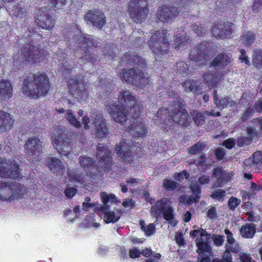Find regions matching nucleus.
I'll use <instances>...</instances> for the list:
<instances>
[{"instance_id": "393cba45", "label": "nucleus", "mask_w": 262, "mask_h": 262, "mask_svg": "<svg viewBox=\"0 0 262 262\" xmlns=\"http://www.w3.org/2000/svg\"><path fill=\"white\" fill-rule=\"evenodd\" d=\"M46 161L48 167L53 173L61 174L63 172L64 167L58 159L55 157H48Z\"/></svg>"}, {"instance_id": "f704fd0d", "label": "nucleus", "mask_w": 262, "mask_h": 262, "mask_svg": "<svg viewBox=\"0 0 262 262\" xmlns=\"http://www.w3.org/2000/svg\"><path fill=\"white\" fill-rule=\"evenodd\" d=\"M69 177L71 181L82 183L83 181V174L77 169L70 170L68 172Z\"/></svg>"}, {"instance_id": "9b49d317", "label": "nucleus", "mask_w": 262, "mask_h": 262, "mask_svg": "<svg viewBox=\"0 0 262 262\" xmlns=\"http://www.w3.org/2000/svg\"><path fill=\"white\" fill-rule=\"evenodd\" d=\"M134 5L130 9V16L132 20L141 23L145 20L148 14L147 2L145 0H134Z\"/></svg>"}, {"instance_id": "0e129e2a", "label": "nucleus", "mask_w": 262, "mask_h": 262, "mask_svg": "<svg viewBox=\"0 0 262 262\" xmlns=\"http://www.w3.org/2000/svg\"><path fill=\"white\" fill-rule=\"evenodd\" d=\"M241 55L239 57V59L242 62H244L246 64L249 65L250 64V61L248 59L247 56L246 55V51L244 49H241L240 50Z\"/></svg>"}, {"instance_id": "7ed1b4c3", "label": "nucleus", "mask_w": 262, "mask_h": 262, "mask_svg": "<svg viewBox=\"0 0 262 262\" xmlns=\"http://www.w3.org/2000/svg\"><path fill=\"white\" fill-rule=\"evenodd\" d=\"M50 88L49 78L45 74L34 75L28 77L23 82V92L32 98L43 96Z\"/></svg>"}, {"instance_id": "6e6d98bb", "label": "nucleus", "mask_w": 262, "mask_h": 262, "mask_svg": "<svg viewBox=\"0 0 262 262\" xmlns=\"http://www.w3.org/2000/svg\"><path fill=\"white\" fill-rule=\"evenodd\" d=\"M141 251L137 248L134 247L129 251V256L131 258H136L140 257Z\"/></svg>"}, {"instance_id": "37998d69", "label": "nucleus", "mask_w": 262, "mask_h": 262, "mask_svg": "<svg viewBox=\"0 0 262 262\" xmlns=\"http://www.w3.org/2000/svg\"><path fill=\"white\" fill-rule=\"evenodd\" d=\"M203 78L206 82L210 86H213L216 83V78L212 73H205L204 74Z\"/></svg>"}, {"instance_id": "0eeeda50", "label": "nucleus", "mask_w": 262, "mask_h": 262, "mask_svg": "<svg viewBox=\"0 0 262 262\" xmlns=\"http://www.w3.org/2000/svg\"><path fill=\"white\" fill-rule=\"evenodd\" d=\"M190 1L189 0H181L177 4V7H159L157 11V17L163 23H168L175 17L188 9Z\"/></svg>"}, {"instance_id": "aec40b11", "label": "nucleus", "mask_w": 262, "mask_h": 262, "mask_svg": "<svg viewBox=\"0 0 262 262\" xmlns=\"http://www.w3.org/2000/svg\"><path fill=\"white\" fill-rule=\"evenodd\" d=\"M26 154L32 158L35 157L42 150V142L37 138L31 137L27 140L24 145Z\"/></svg>"}, {"instance_id": "58836bf2", "label": "nucleus", "mask_w": 262, "mask_h": 262, "mask_svg": "<svg viewBox=\"0 0 262 262\" xmlns=\"http://www.w3.org/2000/svg\"><path fill=\"white\" fill-rule=\"evenodd\" d=\"M252 62L257 68H262V51L256 50L252 56Z\"/></svg>"}, {"instance_id": "8fccbe9b", "label": "nucleus", "mask_w": 262, "mask_h": 262, "mask_svg": "<svg viewBox=\"0 0 262 262\" xmlns=\"http://www.w3.org/2000/svg\"><path fill=\"white\" fill-rule=\"evenodd\" d=\"M13 14L19 18H23L26 15V10L19 5L16 6L13 9Z\"/></svg>"}, {"instance_id": "680f3d73", "label": "nucleus", "mask_w": 262, "mask_h": 262, "mask_svg": "<svg viewBox=\"0 0 262 262\" xmlns=\"http://www.w3.org/2000/svg\"><path fill=\"white\" fill-rule=\"evenodd\" d=\"M189 176V174L185 171H182L179 173H175L174 175V178L175 180L180 181L183 179L184 177L188 179Z\"/></svg>"}, {"instance_id": "473e14b6", "label": "nucleus", "mask_w": 262, "mask_h": 262, "mask_svg": "<svg viewBox=\"0 0 262 262\" xmlns=\"http://www.w3.org/2000/svg\"><path fill=\"white\" fill-rule=\"evenodd\" d=\"M64 118L69 123L73 126L76 128H80L81 126L80 122L75 117L72 111L70 110H66L65 111Z\"/></svg>"}, {"instance_id": "bf43d9fd", "label": "nucleus", "mask_w": 262, "mask_h": 262, "mask_svg": "<svg viewBox=\"0 0 262 262\" xmlns=\"http://www.w3.org/2000/svg\"><path fill=\"white\" fill-rule=\"evenodd\" d=\"M176 240L177 243H178V244L180 246H184L186 245V243L183 237V233H181L180 232L177 233L176 236Z\"/></svg>"}, {"instance_id": "f257e3e1", "label": "nucleus", "mask_w": 262, "mask_h": 262, "mask_svg": "<svg viewBox=\"0 0 262 262\" xmlns=\"http://www.w3.org/2000/svg\"><path fill=\"white\" fill-rule=\"evenodd\" d=\"M118 99L121 104L109 103L106 106V111L116 122L124 124L128 119L129 109L134 118L140 115V108L135 97L129 91L120 92Z\"/></svg>"}, {"instance_id": "338daca9", "label": "nucleus", "mask_w": 262, "mask_h": 262, "mask_svg": "<svg viewBox=\"0 0 262 262\" xmlns=\"http://www.w3.org/2000/svg\"><path fill=\"white\" fill-rule=\"evenodd\" d=\"M235 144V140L233 138H229L225 140L223 144L226 148L231 149L234 146Z\"/></svg>"}, {"instance_id": "49530a36", "label": "nucleus", "mask_w": 262, "mask_h": 262, "mask_svg": "<svg viewBox=\"0 0 262 262\" xmlns=\"http://www.w3.org/2000/svg\"><path fill=\"white\" fill-rule=\"evenodd\" d=\"M177 185L178 183L172 180L165 179L163 181V186L167 190H174Z\"/></svg>"}, {"instance_id": "c756f323", "label": "nucleus", "mask_w": 262, "mask_h": 262, "mask_svg": "<svg viewBox=\"0 0 262 262\" xmlns=\"http://www.w3.org/2000/svg\"><path fill=\"white\" fill-rule=\"evenodd\" d=\"M162 212L163 213L165 220H166V222L164 223V224L161 226V227L164 228H166L167 226L168 228L174 227L177 222L173 219L171 208L167 206Z\"/></svg>"}, {"instance_id": "5701e85b", "label": "nucleus", "mask_w": 262, "mask_h": 262, "mask_svg": "<svg viewBox=\"0 0 262 262\" xmlns=\"http://www.w3.org/2000/svg\"><path fill=\"white\" fill-rule=\"evenodd\" d=\"M212 177L217 180L213 185L214 187L222 186L224 183L231 181L230 174L220 167L213 169Z\"/></svg>"}, {"instance_id": "cd10ccee", "label": "nucleus", "mask_w": 262, "mask_h": 262, "mask_svg": "<svg viewBox=\"0 0 262 262\" xmlns=\"http://www.w3.org/2000/svg\"><path fill=\"white\" fill-rule=\"evenodd\" d=\"M213 96L214 102L217 107H221V109L227 107H233L235 105V102L228 97H224L220 99L217 94L216 90L213 91Z\"/></svg>"}, {"instance_id": "e433bc0d", "label": "nucleus", "mask_w": 262, "mask_h": 262, "mask_svg": "<svg viewBox=\"0 0 262 262\" xmlns=\"http://www.w3.org/2000/svg\"><path fill=\"white\" fill-rule=\"evenodd\" d=\"M183 86L186 91L195 93L198 90L199 84L194 80H188L183 83Z\"/></svg>"}, {"instance_id": "79ce46f5", "label": "nucleus", "mask_w": 262, "mask_h": 262, "mask_svg": "<svg viewBox=\"0 0 262 262\" xmlns=\"http://www.w3.org/2000/svg\"><path fill=\"white\" fill-rule=\"evenodd\" d=\"M226 195V192L222 189H217L212 192L210 196L219 201L224 200V198Z\"/></svg>"}, {"instance_id": "6e6552de", "label": "nucleus", "mask_w": 262, "mask_h": 262, "mask_svg": "<svg viewBox=\"0 0 262 262\" xmlns=\"http://www.w3.org/2000/svg\"><path fill=\"white\" fill-rule=\"evenodd\" d=\"M101 201L103 202V205H97L96 208L104 214V221L106 223H115L119 220L120 216L116 215L113 211H110L109 203H112L116 201V196L113 194H108L105 192H102L100 193Z\"/></svg>"}, {"instance_id": "4c0bfd02", "label": "nucleus", "mask_w": 262, "mask_h": 262, "mask_svg": "<svg viewBox=\"0 0 262 262\" xmlns=\"http://www.w3.org/2000/svg\"><path fill=\"white\" fill-rule=\"evenodd\" d=\"M223 38L230 37L232 33L234 31L236 26L232 23L223 24Z\"/></svg>"}, {"instance_id": "5fc2aeb1", "label": "nucleus", "mask_w": 262, "mask_h": 262, "mask_svg": "<svg viewBox=\"0 0 262 262\" xmlns=\"http://www.w3.org/2000/svg\"><path fill=\"white\" fill-rule=\"evenodd\" d=\"M204 147V145L201 143H197L189 148V152L192 154H195L202 151Z\"/></svg>"}, {"instance_id": "7c9ffc66", "label": "nucleus", "mask_w": 262, "mask_h": 262, "mask_svg": "<svg viewBox=\"0 0 262 262\" xmlns=\"http://www.w3.org/2000/svg\"><path fill=\"white\" fill-rule=\"evenodd\" d=\"M129 133L134 137H141L146 133L145 125L142 122L133 123L129 126Z\"/></svg>"}, {"instance_id": "2f4dec72", "label": "nucleus", "mask_w": 262, "mask_h": 262, "mask_svg": "<svg viewBox=\"0 0 262 262\" xmlns=\"http://www.w3.org/2000/svg\"><path fill=\"white\" fill-rule=\"evenodd\" d=\"M262 163V152L257 151L255 152L253 155V159L248 158L244 161L245 165L249 167L254 166L255 164H258Z\"/></svg>"}, {"instance_id": "c03bdc74", "label": "nucleus", "mask_w": 262, "mask_h": 262, "mask_svg": "<svg viewBox=\"0 0 262 262\" xmlns=\"http://www.w3.org/2000/svg\"><path fill=\"white\" fill-rule=\"evenodd\" d=\"M192 30L196 33L198 36H202L205 34L207 29L204 25H194L192 26Z\"/></svg>"}, {"instance_id": "a878e982", "label": "nucleus", "mask_w": 262, "mask_h": 262, "mask_svg": "<svg viewBox=\"0 0 262 262\" xmlns=\"http://www.w3.org/2000/svg\"><path fill=\"white\" fill-rule=\"evenodd\" d=\"M116 150L117 151L119 157L125 162L129 163L133 161V157L129 149V146L126 143L121 142L120 146H118V148H116Z\"/></svg>"}, {"instance_id": "bb28decb", "label": "nucleus", "mask_w": 262, "mask_h": 262, "mask_svg": "<svg viewBox=\"0 0 262 262\" xmlns=\"http://www.w3.org/2000/svg\"><path fill=\"white\" fill-rule=\"evenodd\" d=\"M13 124L12 116L7 112L0 111V132L9 130Z\"/></svg>"}, {"instance_id": "423d86ee", "label": "nucleus", "mask_w": 262, "mask_h": 262, "mask_svg": "<svg viewBox=\"0 0 262 262\" xmlns=\"http://www.w3.org/2000/svg\"><path fill=\"white\" fill-rule=\"evenodd\" d=\"M52 144L61 155L68 157L72 152L73 143L65 129L56 128L53 130Z\"/></svg>"}, {"instance_id": "774afa93", "label": "nucleus", "mask_w": 262, "mask_h": 262, "mask_svg": "<svg viewBox=\"0 0 262 262\" xmlns=\"http://www.w3.org/2000/svg\"><path fill=\"white\" fill-rule=\"evenodd\" d=\"M240 259L242 262H253L250 255L244 252L240 254Z\"/></svg>"}, {"instance_id": "a18cd8bd", "label": "nucleus", "mask_w": 262, "mask_h": 262, "mask_svg": "<svg viewBox=\"0 0 262 262\" xmlns=\"http://www.w3.org/2000/svg\"><path fill=\"white\" fill-rule=\"evenodd\" d=\"M174 40L175 43L173 45L174 46V47L184 46L185 44L186 36L183 35L178 34L174 37Z\"/></svg>"}, {"instance_id": "f03ea898", "label": "nucleus", "mask_w": 262, "mask_h": 262, "mask_svg": "<svg viewBox=\"0 0 262 262\" xmlns=\"http://www.w3.org/2000/svg\"><path fill=\"white\" fill-rule=\"evenodd\" d=\"M123 59L127 64L137 67L123 70L120 73L122 80L142 89L146 86L149 80L143 72L146 65L145 60L134 52L126 53Z\"/></svg>"}, {"instance_id": "603ef678", "label": "nucleus", "mask_w": 262, "mask_h": 262, "mask_svg": "<svg viewBox=\"0 0 262 262\" xmlns=\"http://www.w3.org/2000/svg\"><path fill=\"white\" fill-rule=\"evenodd\" d=\"M66 2L67 0H51V4L55 9H60L66 5Z\"/></svg>"}, {"instance_id": "69168bd1", "label": "nucleus", "mask_w": 262, "mask_h": 262, "mask_svg": "<svg viewBox=\"0 0 262 262\" xmlns=\"http://www.w3.org/2000/svg\"><path fill=\"white\" fill-rule=\"evenodd\" d=\"M212 255L206 254L203 256H199L197 262H211Z\"/></svg>"}, {"instance_id": "13d9d810", "label": "nucleus", "mask_w": 262, "mask_h": 262, "mask_svg": "<svg viewBox=\"0 0 262 262\" xmlns=\"http://www.w3.org/2000/svg\"><path fill=\"white\" fill-rule=\"evenodd\" d=\"M190 189L195 196H200L201 188L197 183H193L190 185Z\"/></svg>"}, {"instance_id": "4468645a", "label": "nucleus", "mask_w": 262, "mask_h": 262, "mask_svg": "<svg viewBox=\"0 0 262 262\" xmlns=\"http://www.w3.org/2000/svg\"><path fill=\"white\" fill-rule=\"evenodd\" d=\"M68 85L72 95L79 101L85 100L88 97V88L83 83L82 79H70Z\"/></svg>"}, {"instance_id": "a19ab883", "label": "nucleus", "mask_w": 262, "mask_h": 262, "mask_svg": "<svg viewBox=\"0 0 262 262\" xmlns=\"http://www.w3.org/2000/svg\"><path fill=\"white\" fill-rule=\"evenodd\" d=\"M212 33L215 37L223 38V25L222 24L214 25L212 28Z\"/></svg>"}, {"instance_id": "c85d7f7f", "label": "nucleus", "mask_w": 262, "mask_h": 262, "mask_svg": "<svg viewBox=\"0 0 262 262\" xmlns=\"http://www.w3.org/2000/svg\"><path fill=\"white\" fill-rule=\"evenodd\" d=\"M12 94L11 83L8 80H2L0 81V97L4 99H9Z\"/></svg>"}, {"instance_id": "864d4df0", "label": "nucleus", "mask_w": 262, "mask_h": 262, "mask_svg": "<svg viewBox=\"0 0 262 262\" xmlns=\"http://www.w3.org/2000/svg\"><path fill=\"white\" fill-rule=\"evenodd\" d=\"M241 203V200L233 196L231 197L228 202L229 207L234 210Z\"/></svg>"}, {"instance_id": "dca6fc26", "label": "nucleus", "mask_w": 262, "mask_h": 262, "mask_svg": "<svg viewBox=\"0 0 262 262\" xmlns=\"http://www.w3.org/2000/svg\"><path fill=\"white\" fill-rule=\"evenodd\" d=\"M201 232L200 237L196 238V246L197 247L196 252L199 256L204 255H212L213 252L212 247L208 241H204L203 237L207 235L206 230H192L190 233L193 236H195L199 232Z\"/></svg>"}, {"instance_id": "9d476101", "label": "nucleus", "mask_w": 262, "mask_h": 262, "mask_svg": "<svg viewBox=\"0 0 262 262\" xmlns=\"http://www.w3.org/2000/svg\"><path fill=\"white\" fill-rule=\"evenodd\" d=\"M80 40L79 47L83 51L82 55L80 57L92 62L97 61L98 57L94 53H92V50H90L91 47H96L97 46L96 40L89 35L81 36Z\"/></svg>"}, {"instance_id": "de8ad7c7", "label": "nucleus", "mask_w": 262, "mask_h": 262, "mask_svg": "<svg viewBox=\"0 0 262 262\" xmlns=\"http://www.w3.org/2000/svg\"><path fill=\"white\" fill-rule=\"evenodd\" d=\"M252 139H251L250 137L242 136L238 139L237 145L239 147L248 145L250 144V143L252 142Z\"/></svg>"}, {"instance_id": "09e8293b", "label": "nucleus", "mask_w": 262, "mask_h": 262, "mask_svg": "<svg viewBox=\"0 0 262 262\" xmlns=\"http://www.w3.org/2000/svg\"><path fill=\"white\" fill-rule=\"evenodd\" d=\"M205 115L202 113H197L193 117V120L198 125H202L205 123L206 119Z\"/></svg>"}, {"instance_id": "4d7b16f0", "label": "nucleus", "mask_w": 262, "mask_h": 262, "mask_svg": "<svg viewBox=\"0 0 262 262\" xmlns=\"http://www.w3.org/2000/svg\"><path fill=\"white\" fill-rule=\"evenodd\" d=\"M76 192L77 190L74 187H68L64 190L66 196L69 199L72 198Z\"/></svg>"}, {"instance_id": "2eb2a0df", "label": "nucleus", "mask_w": 262, "mask_h": 262, "mask_svg": "<svg viewBox=\"0 0 262 262\" xmlns=\"http://www.w3.org/2000/svg\"><path fill=\"white\" fill-rule=\"evenodd\" d=\"M212 43L204 42L199 46L193 48L190 53V58L194 61H200L201 64H204L211 58L209 51Z\"/></svg>"}, {"instance_id": "b1692460", "label": "nucleus", "mask_w": 262, "mask_h": 262, "mask_svg": "<svg viewBox=\"0 0 262 262\" xmlns=\"http://www.w3.org/2000/svg\"><path fill=\"white\" fill-rule=\"evenodd\" d=\"M231 55L228 53H221L219 54L211 63V66L215 69H222L231 63Z\"/></svg>"}, {"instance_id": "4be33fe9", "label": "nucleus", "mask_w": 262, "mask_h": 262, "mask_svg": "<svg viewBox=\"0 0 262 262\" xmlns=\"http://www.w3.org/2000/svg\"><path fill=\"white\" fill-rule=\"evenodd\" d=\"M50 9L44 7L38 10L37 16V23L39 26L45 29H50L52 28L54 21L50 15Z\"/></svg>"}, {"instance_id": "412c9836", "label": "nucleus", "mask_w": 262, "mask_h": 262, "mask_svg": "<svg viewBox=\"0 0 262 262\" xmlns=\"http://www.w3.org/2000/svg\"><path fill=\"white\" fill-rule=\"evenodd\" d=\"M92 117L94 119L93 124L95 126L96 136L100 138L106 137L108 129L106 125L105 120L101 114H93Z\"/></svg>"}, {"instance_id": "ea45409f", "label": "nucleus", "mask_w": 262, "mask_h": 262, "mask_svg": "<svg viewBox=\"0 0 262 262\" xmlns=\"http://www.w3.org/2000/svg\"><path fill=\"white\" fill-rule=\"evenodd\" d=\"M255 39V34L251 32H247L242 37L243 43L247 46L251 45L254 41Z\"/></svg>"}, {"instance_id": "f3484780", "label": "nucleus", "mask_w": 262, "mask_h": 262, "mask_svg": "<svg viewBox=\"0 0 262 262\" xmlns=\"http://www.w3.org/2000/svg\"><path fill=\"white\" fill-rule=\"evenodd\" d=\"M84 20L87 24L91 23L93 27L101 29L106 23V17L101 11L92 9L84 15Z\"/></svg>"}, {"instance_id": "ddd939ff", "label": "nucleus", "mask_w": 262, "mask_h": 262, "mask_svg": "<svg viewBox=\"0 0 262 262\" xmlns=\"http://www.w3.org/2000/svg\"><path fill=\"white\" fill-rule=\"evenodd\" d=\"M183 106L182 103L179 101H174L170 105V118L168 120L170 124H172L173 122L180 123L186 120L188 114Z\"/></svg>"}, {"instance_id": "a211bd4d", "label": "nucleus", "mask_w": 262, "mask_h": 262, "mask_svg": "<svg viewBox=\"0 0 262 262\" xmlns=\"http://www.w3.org/2000/svg\"><path fill=\"white\" fill-rule=\"evenodd\" d=\"M111 152L102 144H99L96 152V156L99 160V166L104 170L109 171L112 166Z\"/></svg>"}, {"instance_id": "f8f14e48", "label": "nucleus", "mask_w": 262, "mask_h": 262, "mask_svg": "<svg viewBox=\"0 0 262 262\" xmlns=\"http://www.w3.org/2000/svg\"><path fill=\"white\" fill-rule=\"evenodd\" d=\"M20 176V169L16 162L9 159H0V177L16 179Z\"/></svg>"}, {"instance_id": "39448f33", "label": "nucleus", "mask_w": 262, "mask_h": 262, "mask_svg": "<svg viewBox=\"0 0 262 262\" xmlns=\"http://www.w3.org/2000/svg\"><path fill=\"white\" fill-rule=\"evenodd\" d=\"M27 188L20 183L2 182L0 183V200L12 201L24 196Z\"/></svg>"}, {"instance_id": "20e7f679", "label": "nucleus", "mask_w": 262, "mask_h": 262, "mask_svg": "<svg viewBox=\"0 0 262 262\" xmlns=\"http://www.w3.org/2000/svg\"><path fill=\"white\" fill-rule=\"evenodd\" d=\"M169 34L166 30L155 32L148 41V46L152 52L158 57L168 52Z\"/></svg>"}, {"instance_id": "e2e57ef3", "label": "nucleus", "mask_w": 262, "mask_h": 262, "mask_svg": "<svg viewBox=\"0 0 262 262\" xmlns=\"http://www.w3.org/2000/svg\"><path fill=\"white\" fill-rule=\"evenodd\" d=\"M207 216L211 219H215L217 217V212L215 207L212 206L208 210L207 213Z\"/></svg>"}, {"instance_id": "72a5a7b5", "label": "nucleus", "mask_w": 262, "mask_h": 262, "mask_svg": "<svg viewBox=\"0 0 262 262\" xmlns=\"http://www.w3.org/2000/svg\"><path fill=\"white\" fill-rule=\"evenodd\" d=\"M167 200L162 199L158 201L155 205L152 206L151 211L155 215H159L167 206L166 205Z\"/></svg>"}, {"instance_id": "1a4fd4ad", "label": "nucleus", "mask_w": 262, "mask_h": 262, "mask_svg": "<svg viewBox=\"0 0 262 262\" xmlns=\"http://www.w3.org/2000/svg\"><path fill=\"white\" fill-rule=\"evenodd\" d=\"M47 55L46 51L40 50L38 46L27 43L22 46L18 59L22 62L25 61L36 62L43 59Z\"/></svg>"}, {"instance_id": "6ab92c4d", "label": "nucleus", "mask_w": 262, "mask_h": 262, "mask_svg": "<svg viewBox=\"0 0 262 262\" xmlns=\"http://www.w3.org/2000/svg\"><path fill=\"white\" fill-rule=\"evenodd\" d=\"M79 163L82 167L88 176L92 179H95L98 173V167L95 164L94 160L88 156H82L79 158Z\"/></svg>"}, {"instance_id": "c9c22d12", "label": "nucleus", "mask_w": 262, "mask_h": 262, "mask_svg": "<svg viewBox=\"0 0 262 262\" xmlns=\"http://www.w3.org/2000/svg\"><path fill=\"white\" fill-rule=\"evenodd\" d=\"M64 60L62 62H60L59 64L60 70L63 74H67L70 73L72 69L76 66L75 63L72 61H66Z\"/></svg>"}, {"instance_id": "052dcab7", "label": "nucleus", "mask_w": 262, "mask_h": 262, "mask_svg": "<svg viewBox=\"0 0 262 262\" xmlns=\"http://www.w3.org/2000/svg\"><path fill=\"white\" fill-rule=\"evenodd\" d=\"M241 235L245 238H252L255 234L256 230H239Z\"/></svg>"}, {"instance_id": "3c124183", "label": "nucleus", "mask_w": 262, "mask_h": 262, "mask_svg": "<svg viewBox=\"0 0 262 262\" xmlns=\"http://www.w3.org/2000/svg\"><path fill=\"white\" fill-rule=\"evenodd\" d=\"M254 110L250 107H248L242 114L240 120L242 122L247 121L252 116Z\"/></svg>"}]
</instances>
